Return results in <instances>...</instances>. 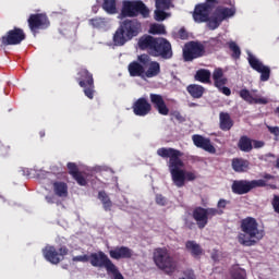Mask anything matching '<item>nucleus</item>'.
Returning a JSON list of instances; mask_svg holds the SVG:
<instances>
[{"instance_id":"f257e3e1","label":"nucleus","mask_w":279,"mask_h":279,"mask_svg":"<svg viewBox=\"0 0 279 279\" xmlns=\"http://www.w3.org/2000/svg\"><path fill=\"white\" fill-rule=\"evenodd\" d=\"M157 156L168 160V168L171 173L172 182L178 189H182L187 182L197 180V174L193 171L184 170V161L182 156L184 153L171 147H161L157 150Z\"/></svg>"},{"instance_id":"f03ea898","label":"nucleus","mask_w":279,"mask_h":279,"mask_svg":"<svg viewBox=\"0 0 279 279\" xmlns=\"http://www.w3.org/2000/svg\"><path fill=\"white\" fill-rule=\"evenodd\" d=\"M241 230L244 233L239 235V243L245 247H252L265 236V231L258 229V221L256 218L246 217L241 220Z\"/></svg>"},{"instance_id":"7ed1b4c3","label":"nucleus","mask_w":279,"mask_h":279,"mask_svg":"<svg viewBox=\"0 0 279 279\" xmlns=\"http://www.w3.org/2000/svg\"><path fill=\"white\" fill-rule=\"evenodd\" d=\"M143 32V25L137 20H125L119 25L113 34L112 40L116 47H123Z\"/></svg>"},{"instance_id":"20e7f679","label":"nucleus","mask_w":279,"mask_h":279,"mask_svg":"<svg viewBox=\"0 0 279 279\" xmlns=\"http://www.w3.org/2000/svg\"><path fill=\"white\" fill-rule=\"evenodd\" d=\"M89 263L92 267H97L98 269H106L108 276H113V279H125L119 267L114 265L112 259L107 256L104 251H98L96 253H90Z\"/></svg>"},{"instance_id":"39448f33","label":"nucleus","mask_w":279,"mask_h":279,"mask_svg":"<svg viewBox=\"0 0 279 279\" xmlns=\"http://www.w3.org/2000/svg\"><path fill=\"white\" fill-rule=\"evenodd\" d=\"M138 14H141L143 19H148L149 16V8H147L143 1L124 0L122 2L120 19H134L138 16Z\"/></svg>"},{"instance_id":"423d86ee","label":"nucleus","mask_w":279,"mask_h":279,"mask_svg":"<svg viewBox=\"0 0 279 279\" xmlns=\"http://www.w3.org/2000/svg\"><path fill=\"white\" fill-rule=\"evenodd\" d=\"M153 259L158 269L166 271V274H173V271H175V262L166 247L156 248Z\"/></svg>"},{"instance_id":"0eeeda50","label":"nucleus","mask_w":279,"mask_h":279,"mask_svg":"<svg viewBox=\"0 0 279 279\" xmlns=\"http://www.w3.org/2000/svg\"><path fill=\"white\" fill-rule=\"evenodd\" d=\"M76 82L83 88V93L87 99H95V93H97L95 89V78L88 69L81 68L78 70Z\"/></svg>"},{"instance_id":"6e6552de","label":"nucleus","mask_w":279,"mask_h":279,"mask_svg":"<svg viewBox=\"0 0 279 279\" xmlns=\"http://www.w3.org/2000/svg\"><path fill=\"white\" fill-rule=\"evenodd\" d=\"M217 215H223V210H218L217 208L196 207L192 211V217L194 221H196L199 230H204V228L208 226V219H213V217H217Z\"/></svg>"},{"instance_id":"1a4fd4ad","label":"nucleus","mask_w":279,"mask_h":279,"mask_svg":"<svg viewBox=\"0 0 279 279\" xmlns=\"http://www.w3.org/2000/svg\"><path fill=\"white\" fill-rule=\"evenodd\" d=\"M263 186H267V181L263 179L252 181L235 180L231 185V191L232 193H234V195H247V193H250V191H252L253 189H258Z\"/></svg>"},{"instance_id":"9d476101","label":"nucleus","mask_w":279,"mask_h":279,"mask_svg":"<svg viewBox=\"0 0 279 279\" xmlns=\"http://www.w3.org/2000/svg\"><path fill=\"white\" fill-rule=\"evenodd\" d=\"M204 56H206V46L202 41H189L183 47L184 62H193V60L204 58Z\"/></svg>"},{"instance_id":"9b49d317","label":"nucleus","mask_w":279,"mask_h":279,"mask_svg":"<svg viewBox=\"0 0 279 279\" xmlns=\"http://www.w3.org/2000/svg\"><path fill=\"white\" fill-rule=\"evenodd\" d=\"M236 14L235 8L217 7L214 15L207 23L209 29H217L226 19H230Z\"/></svg>"},{"instance_id":"f8f14e48","label":"nucleus","mask_w":279,"mask_h":279,"mask_svg":"<svg viewBox=\"0 0 279 279\" xmlns=\"http://www.w3.org/2000/svg\"><path fill=\"white\" fill-rule=\"evenodd\" d=\"M153 58H162V60H171L173 58V48L171 43L165 37H157L155 48L153 50Z\"/></svg>"},{"instance_id":"ddd939ff","label":"nucleus","mask_w":279,"mask_h":279,"mask_svg":"<svg viewBox=\"0 0 279 279\" xmlns=\"http://www.w3.org/2000/svg\"><path fill=\"white\" fill-rule=\"evenodd\" d=\"M137 60L144 65V77L151 78L160 75V63L158 61H151L149 54H140Z\"/></svg>"},{"instance_id":"4468645a","label":"nucleus","mask_w":279,"mask_h":279,"mask_svg":"<svg viewBox=\"0 0 279 279\" xmlns=\"http://www.w3.org/2000/svg\"><path fill=\"white\" fill-rule=\"evenodd\" d=\"M44 257L48 263H51V265H59L61 260H64V256L69 254V247L61 246L58 250H56V246L47 245L43 250Z\"/></svg>"},{"instance_id":"2eb2a0df","label":"nucleus","mask_w":279,"mask_h":279,"mask_svg":"<svg viewBox=\"0 0 279 279\" xmlns=\"http://www.w3.org/2000/svg\"><path fill=\"white\" fill-rule=\"evenodd\" d=\"M27 23H28V27H29L32 34H34V36H36V34H38L39 29H47V27H49V25H51V22H49V17L45 13L31 14L27 20Z\"/></svg>"},{"instance_id":"dca6fc26","label":"nucleus","mask_w":279,"mask_h":279,"mask_svg":"<svg viewBox=\"0 0 279 279\" xmlns=\"http://www.w3.org/2000/svg\"><path fill=\"white\" fill-rule=\"evenodd\" d=\"M26 35L23 28L20 27H14L11 31H8L5 35L1 37V44L4 47H9L12 45H21L23 40H25Z\"/></svg>"},{"instance_id":"f3484780","label":"nucleus","mask_w":279,"mask_h":279,"mask_svg":"<svg viewBox=\"0 0 279 279\" xmlns=\"http://www.w3.org/2000/svg\"><path fill=\"white\" fill-rule=\"evenodd\" d=\"M247 61L251 69L257 71V73H260L262 82H267L269 80V76L271 75V70L269 66L263 64V62L256 59V57H254L252 53L248 54Z\"/></svg>"},{"instance_id":"a211bd4d","label":"nucleus","mask_w":279,"mask_h":279,"mask_svg":"<svg viewBox=\"0 0 279 279\" xmlns=\"http://www.w3.org/2000/svg\"><path fill=\"white\" fill-rule=\"evenodd\" d=\"M149 99L153 108L159 112L162 117L169 116V107H167V102L165 101V97L160 94H149Z\"/></svg>"},{"instance_id":"6ab92c4d","label":"nucleus","mask_w":279,"mask_h":279,"mask_svg":"<svg viewBox=\"0 0 279 279\" xmlns=\"http://www.w3.org/2000/svg\"><path fill=\"white\" fill-rule=\"evenodd\" d=\"M132 109L136 117H147L151 112V104L147 98L141 97L133 104Z\"/></svg>"},{"instance_id":"aec40b11","label":"nucleus","mask_w":279,"mask_h":279,"mask_svg":"<svg viewBox=\"0 0 279 279\" xmlns=\"http://www.w3.org/2000/svg\"><path fill=\"white\" fill-rule=\"evenodd\" d=\"M192 141L195 147H198L199 149H204V151H207L208 154H217V148H215V146L210 142V138L195 134L192 136Z\"/></svg>"},{"instance_id":"412c9836","label":"nucleus","mask_w":279,"mask_h":279,"mask_svg":"<svg viewBox=\"0 0 279 279\" xmlns=\"http://www.w3.org/2000/svg\"><path fill=\"white\" fill-rule=\"evenodd\" d=\"M157 38L158 37H154L151 35H143L137 41L138 49L141 51H147L149 56H153Z\"/></svg>"},{"instance_id":"4be33fe9","label":"nucleus","mask_w":279,"mask_h":279,"mask_svg":"<svg viewBox=\"0 0 279 279\" xmlns=\"http://www.w3.org/2000/svg\"><path fill=\"white\" fill-rule=\"evenodd\" d=\"M109 256L113 260L130 259L134 256V251L128 246H116L109 251Z\"/></svg>"},{"instance_id":"5701e85b","label":"nucleus","mask_w":279,"mask_h":279,"mask_svg":"<svg viewBox=\"0 0 279 279\" xmlns=\"http://www.w3.org/2000/svg\"><path fill=\"white\" fill-rule=\"evenodd\" d=\"M192 16L195 23H210L211 19L210 13L203 5V3H198L195 5Z\"/></svg>"},{"instance_id":"b1692460","label":"nucleus","mask_w":279,"mask_h":279,"mask_svg":"<svg viewBox=\"0 0 279 279\" xmlns=\"http://www.w3.org/2000/svg\"><path fill=\"white\" fill-rule=\"evenodd\" d=\"M219 128L222 132H230L234 128V120L230 113L223 111L219 113Z\"/></svg>"},{"instance_id":"393cba45","label":"nucleus","mask_w":279,"mask_h":279,"mask_svg":"<svg viewBox=\"0 0 279 279\" xmlns=\"http://www.w3.org/2000/svg\"><path fill=\"white\" fill-rule=\"evenodd\" d=\"M131 77H145V65L141 61H133L128 65Z\"/></svg>"},{"instance_id":"a878e982","label":"nucleus","mask_w":279,"mask_h":279,"mask_svg":"<svg viewBox=\"0 0 279 279\" xmlns=\"http://www.w3.org/2000/svg\"><path fill=\"white\" fill-rule=\"evenodd\" d=\"M185 250L190 252V254L194 258H198V256H202V254H204V248H202V245H199L194 240H189L185 242Z\"/></svg>"},{"instance_id":"bb28decb","label":"nucleus","mask_w":279,"mask_h":279,"mask_svg":"<svg viewBox=\"0 0 279 279\" xmlns=\"http://www.w3.org/2000/svg\"><path fill=\"white\" fill-rule=\"evenodd\" d=\"M186 90H187L189 95H191V97H193V99H202L204 97V93H206V88H204V86L197 85V84H190L186 87Z\"/></svg>"},{"instance_id":"cd10ccee","label":"nucleus","mask_w":279,"mask_h":279,"mask_svg":"<svg viewBox=\"0 0 279 279\" xmlns=\"http://www.w3.org/2000/svg\"><path fill=\"white\" fill-rule=\"evenodd\" d=\"M214 86H226L228 84V78L223 77V69L216 68L213 72Z\"/></svg>"},{"instance_id":"c85d7f7f","label":"nucleus","mask_w":279,"mask_h":279,"mask_svg":"<svg viewBox=\"0 0 279 279\" xmlns=\"http://www.w3.org/2000/svg\"><path fill=\"white\" fill-rule=\"evenodd\" d=\"M54 194L58 197H69V185L62 181H56L52 183Z\"/></svg>"},{"instance_id":"c756f323","label":"nucleus","mask_w":279,"mask_h":279,"mask_svg":"<svg viewBox=\"0 0 279 279\" xmlns=\"http://www.w3.org/2000/svg\"><path fill=\"white\" fill-rule=\"evenodd\" d=\"M248 168H250V161L243 158H234L232 160V169L236 173H243L244 171H247Z\"/></svg>"},{"instance_id":"7c9ffc66","label":"nucleus","mask_w":279,"mask_h":279,"mask_svg":"<svg viewBox=\"0 0 279 279\" xmlns=\"http://www.w3.org/2000/svg\"><path fill=\"white\" fill-rule=\"evenodd\" d=\"M98 199L101 202L102 208L106 213H110V210H112L113 203L106 191L98 192Z\"/></svg>"},{"instance_id":"2f4dec72","label":"nucleus","mask_w":279,"mask_h":279,"mask_svg":"<svg viewBox=\"0 0 279 279\" xmlns=\"http://www.w3.org/2000/svg\"><path fill=\"white\" fill-rule=\"evenodd\" d=\"M210 70L206 69H199L194 75V80L196 82H201L202 84H210Z\"/></svg>"},{"instance_id":"473e14b6","label":"nucleus","mask_w":279,"mask_h":279,"mask_svg":"<svg viewBox=\"0 0 279 279\" xmlns=\"http://www.w3.org/2000/svg\"><path fill=\"white\" fill-rule=\"evenodd\" d=\"M238 147L240 151H245L246 154H248V151H252V149H254V146L252 145V138H250L247 135L241 136L238 142Z\"/></svg>"},{"instance_id":"72a5a7b5","label":"nucleus","mask_w":279,"mask_h":279,"mask_svg":"<svg viewBox=\"0 0 279 279\" xmlns=\"http://www.w3.org/2000/svg\"><path fill=\"white\" fill-rule=\"evenodd\" d=\"M102 10L107 14H117V0H104Z\"/></svg>"},{"instance_id":"f704fd0d","label":"nucleus","mask_w":279,"mask_h":279,"mask_svg":"<svg viewBox=\"0 0 279 279\" xmlns=\"http://www.w3.org/2000/svg\"><path fill=\"white\" fill-rule=\"evenodd\" d=\"M88 24L96 29H101L108 25V19L106 17H94L88 21Z\"/></svg>"},{"instance_id":"c9c22d12","label":"nucleus","mask_w":279,"mask_h":279,"mask_svg":"<svg viewBox=\"0 0 279 279\" xmlns=\"http://www.w3.org/2000/svg\"><path fill=\"white\" fill-rule=\"evenodd\" d=\"M228 47L232 52L231 58H233V60H239V58H241V47L236 45V41H229Z\"/></svg>"},{"instance_id":"e433bc0d","label":"nucleus","mask_w":279,"mask_h":279,"mask_svg":"<svg viewBox=\"0 0 279 279\" xmlns=\"http://www.w3.org/2000/svg\"><path fill=\"white\" fill-rule=\"evenodd\" d=\"M149 34H153V35H156V34L162 35V34H167V29L165 28V25H162V24H156V23H155V24L150 25Z\"/></svg>"},{"instance_id":"4c0bfd02","label":"nucleus","mask_w":279,"mask_h":279,"mask_svg":"<svg viewBox=\"0 0 279 279\" xmlns=\"http://www.w3.org/2000/svg\"><path fill=\"white\" fill-rule=\"evenodd\" d=\"M241 99L246 101V104H254V96H252V93H250V89H241L239 93Z\"/></svg>"},{"instance_id":"58836bf2","label":"nucleus","mask_w":279,"mask_h":279,"mask_svg":"<svg viewBox=\"0 0 279 279\" xmlns=\"http://www.w3.org/2000/svg\"><path fill=\"white\" fill-rule=\"evenodd\" d=\"M157 10H169L171 8V0H155Z\"/></svg>"},{"instance_id":"ea45409f","label":"nucleus","mask_w":279,"mask_h":279,"mask_svg":"<svg viewBox=\"0 0 279 279\" xmlns=\"http://www.w3.org/2000/svg\"><path fill=\"white\" fill-rule=\"evenodd\" d=\"M66 168H68L69 174L72 175V178L77 175V173H81L80 168H77V163L75 162H68Z\"/></svg>"},{"instance_id":"a19ab883","label":"nucleus","mask_w":279,"mask_h":279,"mask_svg":"<svg viewBox=\"0 0 279 279\" xmlns=\"http://www.w3.org/2000/svg\"><path fill=\"white\" fill-rule=\"evenodd\" d=\"M203 5L208 10V12H213L215 8L219 5V0H205Z\"/></svg>"},{"instance_id":"79ce46f5","label":"nucleus","mask_w":279,"mask_h":279,"mask_svg":"<svg viewBox=\"0 0 279 279\" xmlns=\"http://www.w3.org/2000/svg\"><path fill=\"white\" fill-rule=\"evenodd\" d=\"M73 180L77 183L78 186H86L88 184V181H86V178L82 174V172H77L74 177H72Z\"/></svg>"},{"instance_id":"37998d69","label":"nucleus","mask_w":279,"mask_h":279,"mask_svg":"<svg viewBox=\"0 0 279 279\" xmlns=\"http://www.w3.org/2000/svg\"><path fill=\"white\" fill-rule=\"evenodd\" d=\"M232 279H247L245 269L238 268L232 272Z\"/></svg>"},{"instance_id":"c03bdc74","label":"nucleus","mask_w":279,"mask_h":279,"mask_svg":"<svg viewBox=\"0 0 279 279\" xmlns=\"http://www.w3.org/2000/svg\"><path fill=\"white\" fill-rule=\"evenodd\" d=\"M73 263H90V255H77L72 257Z\"/></svg>"},{"instance_id":"a18cd8bd","label":"nucleus","mask_w":279,"mask_h":279,"mask_svg":"<svg viewBox=\"0 0 279 279\" xmlns=\"http://www.w3.org/2000/svg\"><path fill=\"white\" fill-rule=\"evenodd\" d=\"M165 19H167V12H165V9H156L155 21H165Z\"/></svg>"},{"instance_id":"49530a36","label":"nucleus","mask_w":279,"mask_h":279,"mask_svg":"<svg viewBox=\"0 0 279 279\" xmlns=\"http://www.w3.org/2000/svg\"><path fill=\"white\" fill-rule=\"evenodd\" d=\"M170 117H172V119L178 121V123H184V121H186V118H184V116H182L180 111H172L170 113Z\"/></svg>"},{"instance_id":"de8ad7c7","label":"nucleus","mask_w":279,"mask_h":279,"mask_svg":"<svg viewBox=\"0 0 279 279\" xmlns=\"http://www.w3.org/2000/svg\"><path fill=\"white\" fill-rule=\"evenodd\" d=\"M271 206H272L274 213L279 215V195L278 194H274L271 199Z\"/></svg>"},{"instance_id":"09e8293b","label":"nucleus","mask_w":279,"mask_h":279,"mask_svg":"<svg viewBox=\"0 0 279 279\" xmlns=\"http://www.w3.org/2000/svg\"><path fill=\"white\" fill-rule=\"evenodd\" d=\"M155 202L158 206H167V197H165L162 194H157Z\"/></svg>"},{"instance_id":"8fccbe9b","label":"nucleus","mask_w":279,"mask_h":279,"mask_svg":"<svg viewBox=\"0 0 279 279\" xmlns=\"http://www.w3.org/2000/svg\"><path fill=\"white\" fill-rule=\"evenodd\" d=\"M267 130H268V132H270L272 134V136H275V141H278V138H279V126L267 125Z\"/></svg>"},{"instance_id":"3c124183","label":"nucleus","mask_w":279,"mask_h":279,"mask_svg":"<svg viewBox=\"0 0 279 279\" xmlns=\"http://www.w3.org/2000/svg\"><path fill=\"white\" fill-rule=\"evenodd\" d=\"M230 204V201H226L225 198H220L217 203L216 210H225V208Z\"/></svg>"},{"instance_id":"603ef678","label":"nucleus","mask_w":279,"mask_h":279,"mask_svg":"<svg viewBox=\"0 0 279 279\" xmlns=\"http://www.w3.org/2000/svg\"><path fill=\"white\" fill-rule=\"evenodd\" d=\"M218 88L219 93H222V95H226V97H230L232 95V90L229 87H226L225 85H220Z\"/></svg>"},{"instance_id":"864d4df0","label":"nucleus","mask_w":279,"mask_h":279,"mask_svg":"<svg viewBox=\"0 0 279 279\" xmlns=\"http://www.w3.org/2000/svg\"><path fill=\"white\" fill-rule=\"evenodd\" d=\"M178 36L181 40H187L189 39V32H186V28L182 27L179 29Z\"/></svg>"},{"instance_id":"5fc2aeb1","label":"nucleus","mask_w":279,"mask_h":279,"mask_svg":"<svg viewBox=\"0 0 279 279\" xmlns=\"http://www.w3.org/2000/svg\"><path fill=\"white\" fill-rule=\"evenodd\" d=\"M253 104H260L262 106H267L269 104V99L262 97V98H253Z\"/></svg>"},{"instance_id":"6e6d98bb","label":"nucleus","mask_w":279,"mask_h":279,"mask_svg":"<svg viewBox=\"0 0 279 279\" xmlns=\"http://www.w3.org/2000/svg\"><path fill=\"white\" fill-rule=\"evenodd\" d=\"M183 276H185V278L182 277L179 279H195V272L191 269L183 271Z\"/></svg>"},{"instance_id":"4d7b16f0","label":"nucleus","mask_w":279,"mask_h":279,"mask_svg":"<svg viewBox=\"0 0 279 279\" xmlns=\"http://www.w3.org/2000/svg\"><path fill=\"white\" fill-rule=\"evenodd\" d=\"M211 47H216V49H221L223 47V43L220 39H211Z\"/></svg>"},{"instance_id":"13d9d810","label":"nucleus","mask_w":279,"mask_h":279,"mask_svg":"<svg viewBox=\"0 0 279 279\" xmlns=\"http://www.w3.org/2000/svg\"><path fill=\"white\" fill-rule=\"evenodd\" d=\"M264 146H265V142H260V141L254 142L255 149H260V147H264Z\"/></svg>"},{"instance_id":"bf43d9fd","label":"nucleus","mask_w":279,"mask_h":279,"mask_svg":"<svg viewBox=\"0 0 279 279\" xmlns=\"http://www.w3.org/2000/svg\"><path fill=\"white\" fill-rule=\"evenodd\" d=\"M185 226L186 228H189V230H193V228L195 227V222L193 221H185Z\"/></svg>"},{"instance_id":"052dcab7","label":"nucleus","mask_w":279,"mask_h":279,"mask_svg":"<svg viewBox=\"0 0 279 279\" xmlns=\"http://www.w3.org/2000/svg\"><path fill=\"white\" fill-rule=\"evenodd\" d=\"M46 202L48 203V204H53V196H46Z\"/></svg>"},{"instance_id":"680f3d73","label":"nucleus","mask_w":279,"mask_h":279,"mask_svg":"<svg viewBox=\"0 0 279 279\" xmlns=\"http://www.w3.org/2000/svg\"><path fill=\"white\" fill-rule=\"evenodd\" d=\"M92 10H93L94 14H97V12H98V10H99V7H98V5H94V7L92 8Z\"/></svg>"},{"instance_id":"e2e57ef3","label":"nucleus","mask_w":279,"mask_h":279,"mask_svg":"<svg viewBox=\"0 0 279 279\" xmlns=\"http://www.w3.org/2000/svg\"><path fill=\"white\" fill-rule=\"evenodd\" d=\"M39 136H40V138H45V131H40Z\"/></svg>"},{"instance_id":"0e129e2a","label":"nucleus","mask_w":279,"mask_h":279,"mask_svg":"<svg viewBox=\"0 0 279 279\" xmlns=\"http://www.w3.org/2000/svg\"><path fill=\"white\" fill-rule=\"evenodd\" d=\"M266 180H271V174H265V177H264Z\"/></svg>"},{"instance_id":"69168bd1","label":"nucleus","mask_w":279,"mask_h":279,"mask_svg":"<svg viewBox=\"0 0 279 279\" xmlns=\"http://www.w3.org/2000/svg\"><path fill=\"white\" fill-rule=\"evenodd\" d=\"M195 106H197V104H195V102L190 104V108H195Z\"/></svg>"},{"instance_id":"338daca9","label":"nucleus","mask_w":279,"mask_h":279,"mask_svg":"<svg viewBox=\"0 0 279 279\" xmlns=\"http://www.w3.org/2000/svg\"><path fill=\"white\" fill-rule=\"evenodd\" d=\"M5 149V147L2 148V151Z\"/></svg>"}]
</instances>
